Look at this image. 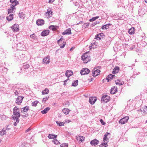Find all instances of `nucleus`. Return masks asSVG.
Wrapping results in <instances>:
<instances>
[{
  "label": "nucleus",
  "mask_w": 147,
  "mask_h": 147,
  "mask_svg": "<svg viewBox=\"0 0 147 147\" xmlns=\"http://www.w3.org/2000/svg\"><path fill=\"white\" fill-rule=\"evenodd\" d=\"M82 59L84 63H86L90 61L91 58L90 57L87 53H85L82 56Z\"/></svg>",
  "instance_id": "obj_1"
},
{
  "label": "nucleus",
  "mask_w": 147,
  "mask_h": 147,
  "mask_svg": "<svg viewBox=\"0 0 147 147\" xmlns=\"http://www.w3.org/2000/svg\"><path fill=\"white\" fill-rule=\"evenodd\" d=\"M13 115L12 116V119L15 120L16 119H19V118L20 117V115L19 111H16L13 112Z\"/></svg>",
  "instance_id": "obj_2"
},
{
  "label": "nucleus",
  "mask_w": 147,
  "mask_h": 147,
  "mask_svg": "<svg viewBox=\"0 0 147 147\" xmlns=\"http://www.w3.org/2000/svg\"><path fill=\"white\" fill-rule=\"evenodd\" d=\"M109 96L107 95H105L101 98V102L102 103H107L110 100Z\"/></svg>",
  "instance_id": "obj_3"
},
{
  "label": "nucleus",
  "mask_w": 147,
  "mask_h": 147,
  "mask_svg": "<svg viewBox=\"0 0 147 147\" xmlns=\"http://www.w3.org/2000/svg\"><path fill=\"white\" fill-rule=\"evenodd\" d=\"M129 118L128 116H126L121 119L119 121V123L122 124H124L127 122Z\"/></svg>",
  "instance_id": "obj_4"
},
{
  "label": "nucleus",
  "mask_w": 147,
  "mask_h": 147,
  "mask_svg": "<svg viewBox=\"0 0 147 147\" xmlns=\"http://www.w3.org/2000/svg\"><path fill=\"white\" fill-rule=\"evenodd\" d=\"M111 134L108 132H106L105 134L104 135V137L103 139V142H105V141H107V142H108L109 140V138L110 137Z\"/></svg>",
  "instance_id": "obj_5"
},
{
  "label": "nucleus",
  "mask_w": 147,
  "mask_h": 147,
  "mask_svg": "<svg viewBox=\"0 0 147 147\" xmlns=\"http://www.w3.org/2000/svg\"><path fill=\"white\" fill-rule=\"evenodd\" d=\"M92 75L94 77H95L99 74L100 71L96 68H94L92 70Z\"/></svg>",
  "instance_id": "obj_6"
},
{
  "label": "nucleus",
  "mask_w": 147,
  "mask_h": 147,
  "mask_svg": "<svg viewBox=\"0 0 147 147\" xmlns=\"http://www.w3.org/2000/svg\"><path fill=\"white\" fill-rule=\"evenodd\" d=\"M90 72L89 69L87 68L83 69L81 71L80 74L82 75H84L88 74Z\"/></svg>",
  "instance_id": "obj_7"
},
{
  "label": "nucleus",
  "mask_w": 147,
  "mask_h": 147,
  "mask_svg": "<svg viewBox=\"0 0 147 147\" xmlns=\"http://www.w3.org/2000/svg\"><path fill=\"white\" fill-rule=\"evenodd\" d=\"M11 28L13 31L17 32L19 31V27L18 25L17 24H15L11 27Z\"/></svg>",
  "instance_id": "obj_8"
},
{
  "label": "nucleus",
  "mask_w": 147,
  "mask_h": 147,
  "mask_svg": "<svg viewBox=\"0 0 147 147\" xmlns=\"http://www.w3.org/2000/svg\"><path fill=\"white\" fill-rule=\"evenodd\" d=\"M105 35L103 33H100L97 34L95 36V38L97 40H100L102 38H103Z\"/></svg>",
  "instance_id": "obj_9"
},
{
  "label": "nucleus",
  "mask_w": 147,
  "mask_h": 147,
  "mask_svg": "<svg viewBox=\"0 0 147 147\" xmlns=\"http://www.w3.org/2000/svg\"><path fill=\"white\" fill-rule=\"evenodd\" d=\"M24 98L23 96H19L16 100V103L18 105L20 104L22 102Z\"/></svg>",
  "instance_id": "obj_10"
},
{
  "label": "nucleus",
  "mask_w": 147,
  "mask_h": 147,
  "mask_svg": "<svg viewBox=\"0 0 147 147\" xmlns=\"http://www.w3.org/2000/svg\"><path fill=\"white\" fill-rule=\"evenodd\" d=\"M97 100L96 97H91L89 98V102L92 105L94 104Z\"/></svg>",
  "instance_id": "obj_11"
},
{
  "label": "nucleus",
  "mask_w": 147,
  "mask_h": 147,
  "mask_svg": "<svg viewBox=\"0 0 147 147\" xmlns=\"http://www.w3.org/2000/svg\"><path fill=\"white\" fill-rule=\"evenodd\" d=\"M50 57L49 56H47L45 58H43V63L48 64L50 62Z\"/></svg>",
  "instance_id": "obj_12"
},
{
  "label": "nucleus",
  "mask_w": 147,
  "mask_h": 147,
  "mask_svg": "<svg viewBox=\"0 0 147 147\" xmlns=\"http://www.w3.org/2000/svg\"><path fill=\"white\" fill-rule=\"evenodd\" d=\"M117 88L116 86L112 87L110 90V93L112 94H115L117 92Z\"/></svg>",
  "instance_id": "obj_13"
},
{
  "label": "nucleus",
  "mask_w": 147,
  "mask_h": 147,
  "mask_svg": "<svg viewBox=\"0 0 147 147\" xmlns=\"http://www.w3.org/2000/svg\"><path fill=\"white\" fill-rule=\"evenodd\" d=\"M99 141L96 139H94L91 141L90 143L92 146H95L99 143Z\"/></svg>",
  "instance_id": "obj_14"
},
{
  "label": "nucleus",
  "mask_w": 147,
  "mask_h": 147,
  "mask_svg": "<svg viewBox=\"0 0 147 147\" xmlns=\"http://www.w3.org/2000/svg\"><path fill=\"white\" fill-rule=\"evenodd\" d=\"M29 109V107L26 106L23 108H22L21 109V111L22 113L25 114L27 112V111Z\"/></svg>",
  "instance_id": "obj_15"
},
{
  "label": "nucleus",
  "mask_w": 147,
  "mask_h": 147,
  "mask_svg": "<svg viewBox=\"0 0 147 147\" xmlns=\"http://www.w3.org/2000/svg\"><path fill=\"white\" fill-rule=\"evenodd\" d=\"M115 84L117 85H119L120 86L124 84V82L121 81L120 79H117V80H115Z\"/></svg>",
  "instance_id": "obj_16"
},
{
  "label": "nucleus",
  "mask_w": 147,
  "mask_h": 147,
  "mask_svg": "<svg viewBox=\"0 0 147 147\" xmlns=\"http://www.w3.org/2000/svg\"><path fill=\"white\" fill-rule=\"evenodd\" d=\"M49 33V31L48 30H43L41 34V35L43 36H46L48 35Z\"/></svg>",
  "instance_id": "obj_17"
},
{
  "label": "nucleus",
  "mask_w": 147,
  "mask_h": 147,
  "mask_svg": "<svg viewBox=\"0 0 147 147\" xmlns=\"http://www.w3.org/2000/svg\"><path fill=\"white\" fill-rule=\"evenodd\" d=\"M44 21L43 20L40 19L36 21V24L38 26L42 25L44 24Z\"/></svg>",
  "instance_id": "obj_18"
},
{
  "label": "nucleus",
  "mask_w": 147,
  "mask_h": 147,
  "mask_svg": "<svg viewBox=\"0 0 147 147\" xmlns=\"http://www.w3.org/2000/svg\"><path fill=\"white\" fill-rule=\"evenodd\" d=\"M73 74V72L71 70H67L65 72V75L69 78Z\"/></svg>",
  "instance_id": "obj_19"
},
{
  "label": "nucleus",
  "mask_w": 147,
  "mask_h": 147,
  "mask_svg": "<svg viewBox=\"0 0 147 147\" xmlns=\"http://www.w3.org/2000/svg\"><path fill=\"white\" fill-rule=\"evenodd\" d=\"M71 33V30L70 28L67 29L65 32L62 33L63 35L70 34Z\"/></svg>",
  "instance_id": "obj_20"
},
{
  "label": "nucleus",
  "mask_w": 147,
  "mask_h": 147,
  "mask_svg": "<svg viewBox=\"0 0 147 147\" xmlns=\"http://www.w3.org/2000/svg\"><path fill=\"white\" fill-rule=\"evenodd\" d=\"M11 3V8H14L15 9L16 7H15L19 4L18 2V1H16Z\"/></svg>",
  "instance_id": "obj_21"
},
{
  "label": "nucleus",
  "mask_w": 147,
  "mask_h": 147,
  "mask_svg": "<svg viewBox=\"0 0 147 147\" xmlns=\"http://www.w3.org/2000/svg\"><path fill=\"white\" fill-rule=\"evenodd\" d=\"M85 139V138L83 136H80L78 137H77V139L78 141L80 142H81L83 141Z\"/></svg>",
  "instance_id": "obj_22"
},
{
  "label": "nucleus",
  "mask_w": 147,
  "mask_h": 147,
  "mask_svg": "<svg viewBox=\"0 0 147 147\" xmlns=\"http://www.w3.org/2000/svg\"><path fill=\"white\" fill-rule=\"evenodd\" d=\"M119 70V68L118 67H115L113 69L112 74H114L117 73Z\"/></svg>",
  "instance_id": "obj_23"
},
{
  "label": "nucleus",
  "mask_w": 147,
  "mask_h": 147,
  "mask_svg": "<svg viewBox=\"0 0 147 147\" xmlns=\"http://www.w3.org/2000/svg\"><path fill=\"white\" fill-rule=\"evenodd\" d=\"M52 12L51 10L48 11V10L45 13V15L48 16V17L49 18L51 17L52 15Z\"/></svg>",
  "instance_id": "obj_24"
},
{
  "label": "nucleus",
  "mask_w": 147,
  "mask_h": 147,
  "mask_svg": "<svg viewBox=\"0 0 147 147\" xmlns=\"http://www.w3.org/2000/svg\"><path fill=\"white\" fill-rule=\"evenodd\" d=\"M111 25V24H105L101 28L102 29H107L109 28V26Z\"/></svg>",
  "instance_id": "obj_25"
},
{
  "label": "nucleus",
  "mask_w": 147,
  "mask_h": 147,
  "mask_svg": "<svg viewBox=\"0 0 147 147\" xmlns=\"http://www.w3.org/2000/svg\"><path fill=\"white\" fill-rule=\"evenodd\" d=\"M13 14H11L6 17L7 19L9 21H11L13 19Z\"/></svg>",
  "instance_id": "obj_26"
},
{
  "label": "nucleus",
  "mask_w": 147,
  "mask_h": 147,
  "mask_svg": "<svg viewBox=\"0 0 147 147\" xmlns=\"http://www.w3.org/2000/svg\"><path fill=\"white\" fill-rule=\"evenodd\" d=\"M57 136V135L51 134L49 135L48 137L49 139H54L55 138H56Z\"/></svg>",
  "instance_id": "obj_27"
},
{
  "label": "nucleus",
  "mask_w": 147,
  "mask_h": 147,
  "mask_svg": "<svg viewBox=\"0 0 147 147\" xmlns=\"http://www.w3.org/2000/svg\"><path fill=\"white\" fill-rule=\"evenodd\" d=\"M50 109L49 107H47L44 110L41 111V112L43 114H46L49 110Z\"/></svg>",
  "instance_id": "obj_28"
},
{
  "label": "nucleus",
  "mask_w": 147,
  "mask_h": 147,
  "mask_svg": "<svg viewBox=\"0 0 147 147\" xmlns=\"http://www.w3.org/2000/svg\"><path fill=\"white\" fill-rule=\"evenodd\" d=\"M69 111L70 110L68 109L65 108H64L62 110V111L63 113L66 115L68 114Z\"/></svg>",
  "instance_id": "obj_29"
},
{
  "label": "nucleus",
  "mask_w": 147,
  "mask_h": 147,
  "mask_svg": "<svg viewBox=\"0 0 147 147\" xmlns=\"http://www.w3.org/2000/svg\"><path fill=\"white\" fill-rule=\"evenodd\" d=\"M142 113H144V114H146L147 113V106H145L143 108V110H141Z\"/></svg>",
  "instance_id": "obj_30"
},
{
  "label": "nucleus",
  "mask_w": 147,
  "mask_h": 147,
  "mask_svg": "<svg viewBox=\"0 0 147 147\" xmlns=\"http://www.w3.org/2000/svg\"><path fill=\"white\" fill-rule=\"evenodd\" d=\"M49 92V90L48 89L46 88L45 90H43L42 92V95L47 94Z\"/></svg>",
  "instance_id": "obj_31"
},
{
  "label": "nucleus",
  "mask_w": 147,
  "mask_h": 147,
  "mask_svg": "<svg viewBox=\"0 0 147 147\" xmlns=\"http://www.w3.org/2000/svg\"><path fill=\"white\" fill-rule=\"evenodd\" d=\"M128 33L130 34H132L134 33V28H131L129 29L128 31Z\"/></svg>",
  "instance_id": "obj_32"
},
{
  "label": "nucleus",
  "mask_w": 147,
  "mask_h": 147,
  "mask_svg": "<svg viewBox=\"0 0 147 147\" xmlns=\"http://www.w3.org/2000/svg\"><path fill=\"white\" fill-rule=\"evenodd\" d=\"M78 80H76L74 81L72 84V86H76L78 85Z\"/></svg>",
  "instance_id": "obj_33"
},
{
  "label": "nucleus",
  "mask_w": 147,
  "mask_h": 147,
  "mask_svg": "<svg viewBox=\"0 0 147 147\" xmlns=\"http://www.w3.org/2000/svg\"><path fill=\"white\" fill-rule=\"evenodd\" d=\"M30 67V65L29 64H27L26 63H24L23 65V68L25 69H28Z\"/></svg>",
  "instance_id": "obj_34"
},
{
  "label": "nucleus",
  "mask_w": 147,
  "mask_h": 147,
  "mask_svg": "<svg viewBox=\"0 0 147 147\" xmlns=\"http://www.w3.org/2000/svg\"><path fill=\"white\" fill-rule=\"evenodd\" d=\"M6 129H5L3 128L1 131H0V134L1 136H2L6 134Z\"/></svg>",
  "instance_id": "obj_35"
},
{
  "label": "nucleus",
  "mask_w": 147,
  "mask_h": 147,
  "mask_svg": "<svg viewBox=\"0 0 147 147\" xmlns=\"http://www.w3.org/2000/svg\"><path fill=\"white\" fill-rule=\"evenodd\" d=\"M57 27V26H54L53 25H51L49 27V29H51L53 30H56Z\"/></svg>",
  "instance_id": "obj_36"
},
{
  "label": "nucleus",
  "mask_w": 147,
  "mask_h": 147,
  "mask_svg": "<svg viewBox=\"0 0 147 147\" xmlns=\"http://www.w3.org/2000/svg\"><path fill=\"white\" fill-rule=\"evenodd\" d=\"M112 76L111 74H110L107 77L106 79L108 80V82H109L111 79H113Z\"/></svg>",
  "instance_id": "obj_37"
},
{
  "label": "nucleus",
  "mask_w": 147,
  "mask_h": 147,
  "mask_svg": "<svg viewBox=\"0 0 147 147\" xmlns=\"http://www.w3.org/2000/svg\"><path fill=\"white\" fill-rule=\"evenodd\" d=\"M56 123L59 126H63L64 125V124L63 122H59L58 121H56Z\"/></svg>",
  "instance_id": "obj_38"
},
{
  "label": "nucleus",
  "mask_w": 147,
  "mask_h": 147,
  "mask_svg": "<svg viewBox=\"0 0 147 147\" xmlns=\"http://www.w3.org/2000/svg\"><path fill=\"white\" fill-rule=\"evenodd\" d=\"M99 18V16H96L93 17L91 19L89 20V21L90 22H93L96 19Z\"/></svg>",
  "instance_id": "obj_39"
},
{
  "label": "nucleus",
  "mask_w": 147,
  "mask_h": 147,
  "mask_svg": "<svg viewBox=\"0 0 147 147\" xmlns=\"http://www.w3.org/2000/svg\"><path fill=\"white\" fill-rule=\"evenodd\" d=\"M14 8H11V9H7L8 14L10 13H11L13 12V10H14Z\"/></svg>",
  "instance_id": "obj_40"
},
{
  "label": "nucleus",
  "mask_w": 147,
  "mask_h": 147,
  "mask_svg": "<svg viewBox=\"0 0 147 147\" xmlns=\"http://www.w3.org/2000/svg\"><path fill=\"white\" fill-rule=\"evenodd\" d=\"M107 144V142H103L100 145V147H107V146H103L104 145H106Z\"/></svg>",
  "instance_id": "obj_41"
},
{
  "label": "nucleus",
  "mask_w": 147,
  "mask_h": 147,
  "mask_svg": "<svg viewBox=\"0 0 147 147\" xmlns=\"http://www.w3.org/2000/svg\"><path fill=\"white\" fill-rule=\"evenodd\" d=\"M68 144L67 143H63L60 145L61 147H68Z\"/></svg>",
  "instance_id": "obj_42"
},
{
  "label": "nucleus",
  "mask_w": 147,
  "mask_h": 147,
  "mask_svg": "<svg viewBox=\"0 0 147 147\" xmlns=\"http://www.w3.org/2000/svg\"><path fill=\"white\" fill-rule=\"evenodd\" d=\"M38 101H35L32 102V106L34 107H36L37 103H38Z\"/></svg>",
  "instance_id": "obj_43"
},
{
  "label": "nucleus",
  "mask_w": 147,
  "mask_h": 147,
  "mask_svg": "<svg viewBox=\"0 0 147 147\" xmlns=\"http://www.w3.org/2000/svg\"><path fill=\"white\" fill-rule=\"evenodd\" d=\"M30 37L34 40H35L36 39V36H35L34 34L30 35Z\"/></svg>",
  "instance_id": "obj_44"
},
{
  "label": "nucleus",
  "mask_w": 147,
  "mask_h": 147,
  "mask_svg": "<svg viewBox=\"0 0 147 147\" xmlns=\"http://www.w3.org/2000/svg\"><path fill=\"white\" fill-rule=\"evenodd\" d=\"M16 111H18V108L17 107H15L13 109V112H15Z\"/></svg>",
  "instance_id": "obj_45"
},
{
  "label": "nucleus",
  "mask_w": 147,
  "mask_h": 147,
  "mask_svg": "<svg viewBox=\"0 0 147 147\" xmlns=\"http://www.w3.org/2000/svg\"><path fill=\"white\" fill-rule=\"evenodd\" d=\"M146 43L145 41H143L141 43L140 45H142L143 47H144L146 45Z\"/></svg>",
  "instance_id": "obj_46"
},
{
  "label": "nucleus",
  "mask_w": 147,
  "mask_h": 147,
  "mask_svg": "<svg viewBox=\"0 0 147 147\" xmlns=\"http://www.w3.org/2000/svg\"><path fill=\"white\" fill-rule=\"evenodd\" d=\"M17 120V119H16L15 120H16V121L13 124V125L14 126H16L17 123L19 122V119H18V120Z\"/></svg>",
  "instance_id": "obj_47"
},
{
  "label": "nucleus",
  "mask_w": 147,
  "mask_h": 147,
  "mask_svg": "<svg viewBox=\"0 0 147 147\" xmlns=\"http://www.w3.org/2000/svg\"><path fill=\"white\" fill-rule=\"evenodd\" d=\"M99 23V22H94L92 23V24H91V26L92 27L94 26L96 24H98Z\"/></svg>",
  "instance_id": "obj_48"
},
{
  "label": "nucleus",
  "mask_w": 147,
  "mask_h": 147,
  "mask_svg": "<svg viewBox=\"0 0 147 147\" xmlns=\"http://www.w3.org/2000/svg\"><path fill=\"white\" fill-rule=\"evenodd\" d=\"M53 141L54 142V144H58V143H59L58 141L56 139H54L53 140Z\"/></svg>",
  "instance_id": "obj_49"
},
{
  "label": "nucleus",
  "mask_w": 147,
  "mask_h": 147,
  "mask_svg": "<svg viewBox=\"0 0 147 147\" xmlns=\"http://www.w3.org/2000/svg\"><path fill=\"white\" fill-rule=\"evenodd\" d=\"M89 23H84V26L85 28H87L88 26H89Z\"/></svg>",
  "instance_id": "obj_50"
},
{
  "label": "nucleus",
  "mask_w": 147,
  "mask_h": 147,
  "mask_svg": "<svg viewBox=\"0 0 147 147\" xmlns=\"http://www.w3.org/2000/svg\"><path fill=\"white\" fill-rule=\"evenodd\" d=\"M49 98V96L46 97L45 98H43V100H42V102H45Z\"/></svg>",
  "instance_id": "obj_51"
},
{
  "label": "nucleus",
  "mask_w": 147,
  "mask_h": 147,
  "mask_svg": "<svg viewBox=\"0 0 147 147\" xmlns=\"http://www.w3.org/2000/svg\"><path fill=\"white\" fill-rule=\"evenodd\" d=\"M14 92V94H15V95H16V96L18 95L19 94V93H18V92L17 90H15Z\"/></svg>",
  "instance_id": "obj_52"
},
{
  "label": "nucleus",
  "mask_w": 147,
  "mask_h": 147,
  "mask_svg": "<svg viewBox=\"0 0 147 147\" xmlns=\"http://www.w3.org/2000/svg\"><path fill=\"white\" fill-rule=\"evenodd\" d=\"M100 122L101 123L102 125H104L105 124V123L103 121V120L101 119L100 120Z\"/></svg>",
  "instance_id": "obj_53"
},
{
  "label": "nucleus",
  "mask_w": 147,
  "mask_h": 147,
  "mask_svg": "<svg viewBox=\"0 0 147 147\" xmlns=\"http://www.w3.org/2000/svg\"><path fill=\"white\" fill-rule=\"evenodd\" d=\"M65 43H64V44L62 45H60V48H63L65 46Z\"/></svg>",
  "instance_id": "obj_54"
},
{
  "label": "nucleus",
  "mask_w": 147,
  "mask_h": 147,
  "mask_svg": "<svg viewBox=\"0 0 147 147\" xmlns=\"http://www.w3.org/2000/svg\"><path fill=\"white\" fill-rule=\"evenodd\" d=\"M69 80V79L68 78L64 81V84H63L64 85H65L66 84V82H67V81L68 80Z\"/></svg>",
  "instance_id": "obj_55"
},
{
  "label": "nucleus",
  "mask_w": 147,
  "mask_h": 147,
  "mask_svg": "<svg viewBox=\"0 0 147 147\" xmlns=\"http://www.w3.org/2000/svg\"><path fill=\"white\" fill-rule=\"evenodd\" d=\"M22 13H23L22 12L21 13H19V14H20L19 16H20V18H22V17H23V18H24V17H25V16L23 17V15L22 16Z\"/></svg>",
  "instance_id": "obj_56"
},
{
  "label": "nucleus",
  "mask_w": 147,
  "mask_h": 147,
  "mask_svg": "<svg viewBox=\"0 0 147 147\" xmlns=\"http://www.w3.org/2000/svg\"><path fill=\"white\" fill-rule=\"evenodd\" d=\"M31 129L30 128H28V129H27L26 131H25V132H28L29 131H30V130Z\"/></svg>",
  "instance_id": "obj_57"
},
{
  "label": "nucleus",
  "mask_w": 147,
  "mask_h": 147,
  "mask_svg": "<svg viewBox=\"0 0 147 147\" xmlns=\"http://www.w3.org/2000/svg\"><path fill=\"white\" fill-rule=\"evenodd\" d=\"M55 0H49V3H52Z\"/></svg>",
  "instance_id": "obj_58"
},
{
  "label": "nucleus",
  "mask_w": 147,
  "mask_h": 147,
  "mask_svg": "<svg viewBox=\"0 0 147 147\" xmlns=\"http://www.w3.org/2000/svg\"><path fill=\"white\" fill-rule=\"evenodd\" d=\"M83 23V22L82 21H81L79 22L78 23H77V24H82Z\"/></svg>",
  "instance_id": "obj_59"
},
{
  "label": "nucleus",
  "mask_w": 147,
  "mask_h": 147,
  "mask_svg": "<svg viewBox=\"0 0 147 147\" xmlns=\"http://www.w3.org/2000/svg\"><path fill=\"white\" fill-rule=\"evenodd\" d=\"M69 101H67V102H66V103H65V105H68L69 106Z\"/></svg>",
  "instance_id": "obj_60"
},
{
  "label": "nucleus",
  "mask_w": 147,
  "mask_h": 147,
  "mask_svg": "<svg viewBox=\"0 0 147 147\" xmlns=\"http://www.w3.org/2000/svg\"><path fill=\"white\" fill-rule=\"evenodd\" d=\"M27 116H28V114H26L24 115H23L22 116L23 117H27Z\"/></svg>",
  "instance_id": "obj_61"
},
{
  "label": "nucleus",
  "mask_w": 147,
  "mask_h": 147,
  "mask_svg": "<svg viewBox=\"0 0 147 147\" xmlns=\"http://www.w3.org/2000/svg\"><path fill=\"white\" fill-rule=\"evenodd\" d=\"M17 0H10V2H16Z\"/></svg>",
  "instance_id": "obj_62"
},
{
  "label": "nucleus",
  "mask_w": 147,
  "mask_h": 147,
  "mask_svg": "<svg viewBox=\"0 0 147 147\" xmlns=\"http://www.w3.org/2000/svg\"><path fill=\"white\" fill-rule=\"evenodd\" d=\"M71 121L70 120H68L66 121V123H69Z\"/></svg>",
  "instance_id": "obj_63"
},
{
  "label": "nucleus",
  "mask_w": 147,
  "mask_h": 147,
  "mask_svg": "<svg viewBox=\"0 0 147 147\" xmlns=\"http://www.w3.org/2000/svg\"><path fill=\"white\" fill-rule=\"evenodd\" d=\"M111 76H112V78H115V76L114 75L111 74Z\"/></svg>",
  "instance_id": "obj_64"
}]
</instances>
